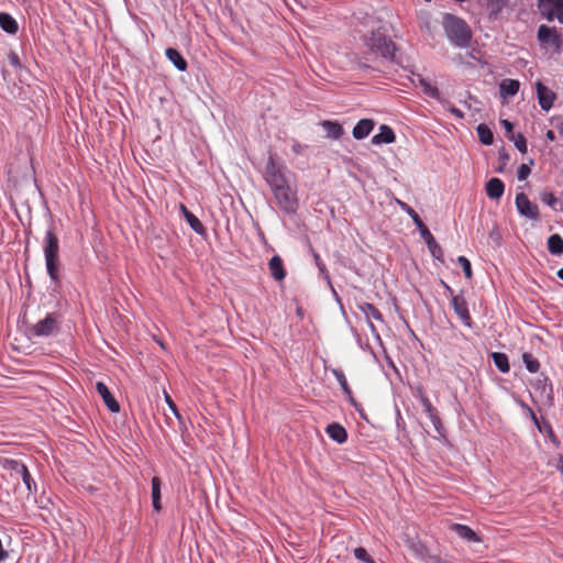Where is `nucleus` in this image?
Instances as JSON below:
<instances>
[{"label": "nucleus", "instance_id": "49", "mask_svg": "<svg viewBox=\"0 0 563 563\" xmlns=\"http://www.w3.org/2000/svg\"><path fill=\"white\" fill-rule=\"evenodd\" d=\"M165 400H166V404L168 406V408L170 409V411L175 415V417L177 419H180V415H179V411L177 409V406L176 404L173 401L172 397L168 395V394H165Z\"/></svg>", "mask_w": 563, "mask_h": 563}, {"label": "nucleus", "instance_id": "61", "mask_svg": "<svg viewBox=\"0 0 563 563\" xmlns=\"http://www.w3.org/2000/svg\"><path fill=\"white\" fill-rule=\"evenodd\" d=\"M556 276H558L561 280H563V267H562V268H560V269L556 272Z\"/></svg>", "mask_w": 563, "mask_h": 563}, {"label": "nucleus", "instance_id": "48", "mask_svg": "<svg viewBox=\"0 0 563 563\" xmlns=\"http://www.w3.org/2000/svg\"><path fill=\"white\" fill-rule=\"evenodd\" d=\"M445 110H448L450 113H452L455 118L457 119H464V112L462 110H460L459 108L454 107L453 104H451V102L449 101V104H445V107H443Z\"/></svg>", "mask_w": 563, "mask_h": 563}, {"label": "nucleus", "instance_id": "15", "mask_svg": "<svg viewBox=\"0 0 563 563\" xmlns=\"http://www.w3.org/2000/svg\"><path fill=\"white\" fill-rule=\"evenodd\" d=\"M419 86L426 96L437 100L439 103H441L442 107L449 104V100L443 98L438 87L432 85L427 78H420Z\"/></svg>", "mask_w": 563, "mask_h": 563}, {"label": "nucleus", "instance_id": "2", "mask_svg": "<svg viewBox=\"0 0 563 563\" xmlns=\"http://www.w3.org/2000/svg\"><path fill=\"white\" fill-rule=\"evenodd\" d=\"M443 27L450 43L460 48H466L472 41V31L467 23L453 14L446 13L443 19Z\"/></svg>", "mask_w": 563, "mask_h": 563}, {"label": "nucleus", "instance_id": "44", "mask_svg": "<svg viewBox=\"0 0 563 563\" xmlns=\"http://www.w3.org/2000/svg\"><path fill=\"white\" fill-rule=\"evenodd\" d=\"M543 431L547 432L548 434V438L549 440L556 446L559 448L560 446V441L558 439V437L555 435L554 431H553V428L551 427L550 423L548 422H544V427H543Z\"/></svg>", "mask_w": 563, "mask_h": 563}, {"label": "nucleus", "instance_id": "55", "mask_svg": "<svg viewBox=\"0 0 563 563\" xmlns=\"http://www.w3.org/2000/svg\"><path fill=\"white\" fill-rule=\"evenodd\" d=\"M441 285H442V287L444 288L445 292H446L451 298H453V296H456V295L454 294L453 288H452L449 284H446L444 280H441Z\"/></svg>", "mask_w": 563, "mask_h": 563}, {"label": "nucleus", "instance_id": "30", "mask_svg": "<svg viewBox=\"0 0 563 563\" xmlns=\"http://www.w3.org/2000/svg\"><path fill=\"white\" fill-rule=\"evenodd\" d=\"M332 374H333V375H334V377L336 378V380H338V383H339V385H340V387H341L342 391H343L346 396H349V398L351 399V402H352L354 406H356V402H355V400H354V398H353V396H352V390H351V388H350V386H349V383H347V379H346V377H345L344 373H343L341 369H339V368H333V369H332Z\"/></svg>", "mask_w": 563, "mask_h": 563}, {"label": "nucleus", "instance_id": "41", "mask_svg": "<svg viewBox=\"0 0 563 563\" xmlns=\"http://www.w3.org/2000/svg\"><path fill=\"white\" fill-rule=\"evenodd\" d=\"M354 558L364 563H375V561L368 555L367 551L363 547L355 548L353 551Z\"/></svg>", "mask_w": 563, "mask_h": 563}, {"label": "nucleus", "instance_id": "27", "mask_svg": "<svg viewBox=\"0 0 563 563\" xmlns=\"http://www.w3.org/2000/svg\"><path fill=\"white\" fill-rule=\"evenodd\" d=\"M321 126L325 131L327 137L331 140H339L344 133L342 125L336 121L324 120L321 122Z\"/></svg>", "mask_w": 563, "mask_h": 563}, {"label": "nucleus", "instance_id": "59", "mask_svg": "<svg viewBox=\"0 0 563 563\" xmlns=\"http://www.w3.org/2000/svg\"><path fill=\"white\" fill-rule=\"evenodd\" d=\"M430 561H431L430 563H442V561L439 556H431Z\"/></svg>", "mask_w": 563, "mask_h": 563}, {"label": "nucleus", "instance_id": "35", "mask_svg": "<svg viewBox=\"0 0 563 563\" xmlns=\"http://www.w3.org/2000/svg\"><path fill=\"white\" fill-rule=\"evenodd\" d=\"M311 253H312V256H313L314 264H316V266H317V268L319 271V274L322 276V278L324 279V282L327 284H330V278L331 277H330V274L328 272V268H327L325 264L321 260V256L312 247H311Z\"/></svg>", "mask_w": 563, "mask_h": 563}, {"label": "nucleus", "instance_id": "7", "mask_svg": "<svg viewBox=\"0 0 563 563\" xmlns=\"http://www.w3.org/2000/svg\"><path fill=\"white\" fill-rule=\"evenodd\" d=\"M59 323L53 313H47L44 319L38 320L29 329L33 338H47L58 333Z\"/></svg>", "mask_w": 563, "mask_h": 563}, {"label": "nucleus", "instance_id": "19", "mask_svg": "<svg viewBox=\"0 0 563 563\" xmlns=\"http://www.w3.org/2000/svg\"><path fill=\"white\" fill-rule=\"evenodd\" d=\"M486 195L489 199L498 200L505 192V185L500 178H490L485 186Z\"/></svg>", "mask_w": 563, "mask_h": 563}, {"label": "nucleus", "instance_id": "3", "mask_svg": "<svg viewBox=\"0 0 563 563\" xmlns=\"http://www.w3.org/2000/svg\"><path fill=\"white\" fill-rule=\"evenodd\" d=\"M264 179L273 194L294 184L291 173L285 165L278 163L273 155H269L266 162Z\"/></svg>", "mask_w": 563, "mask_h": 563}, {"label": "nucleus", "instance_id": "5", "mask_svg": "<svg viewBox=\"0 0 563 563\" xmlns=\"http://www.w3.org/2000/svg\"><path fill=\"white\" fill-rule=\"evenodd\" d=\"M537 40L543 49L554 53H559L563 45V40L558 29L547 24H541L538 27Z\"/></svg>", "mask_w": 563, "mask_h": 563}, {"label": "nucleus", "instance_id": "45", "mask_svg": "<svg viewBox=\"0 0 563 563\" xmlns=\"http://www.w3.org/2000/svg\"><path fill=\"white\" fill-rule=\"evenodd\" d=\"M531 174V168L527 164H521L517 170V178L518 180L522 181L526 180L529 175Z\"/></svg>", "mask_w": 563, "mask_h": 563}, {"label": "nucleus", "instance_id": "25", "mask_svg": "<svg viewBox=\"0 0 563 563\" xmlns=\"http://www.w3.org/2000/svg\"><path fill=\"white\" fill-rule=\"evenodd\" d=\"M151 485H152V492H151L152 506H153V509L156 512H159L162 510V503H161V499H162V493H161L162 481H161V478L157 477V476H154L152 478V481H151Z\"/></svg>", "mask_w": 563, "mask_h": 563}, {"label": "nucleus", "instance_id": "47", "mask_svg": "<svg viewBox=\"0 0 563 563\" xmlns=\"http://www.w3.org/2000/svg\"><path fill=\"white\" fill-rule=\"evenodd\" d=\"M8 59H9L10 65L13 68H15V69H21L22 68L21 60H20V58H19L16 53L10 52L9 55H8Z\"/></svg>", "mask_w": 563, "mask_h": 563}, {"label": "nucleus", "instance_id": "22", "mask_svg": "<svg viewBox=\"0 0 563 563\" xmlns=\"http://www.w3.org/2000/svg\"><path fill=\"white\" fill-rule=\"evenodd\" d=\"M395 140L396 135L394 130L390 126L383 124L379 126V132L373 136L372 143L375 145L391 144Z\"/></svg>", "mask_w": 563, "mask_h": 563}, {"label": "nucleus", "instance_id": "14", "mask_svg": "<svg viewBox=\"0 0 563 563\" xmlns=\"http://www.w3.org/2000/svg\"><path fill=\"white\" fill-rule=\"evenodd\" d=\"M397 203L398 206L400 207V209L406 212L412 220V224L416 225V228L418 229L421 238L422 236H427V234L430 232V230L428 229V227L423 223L422 219L420 218V216L406 202L404 201H400V200H397Z\"/></svg>", "mask_w": 563, "mask_h": 563}, {"label": "nucleus", "instance_id": "1", "mask_svg": "<svg viewBox=\"0 0 563 563\" xmlns=\"http://www.w3.org/2000/svg\"><path fill=\"white\" fill-rule=\"evenodd\" d=\"M366 23L371 27V34L364 35L363 42L368 52L385 60H393L395 57L396 45L388 37L387 30L382 24V21L374 16H368Z\"/></svg>", "mask_w": 563, "mask_h": 563}, {"label": "nucleus", "instance_id": "4", "mask_svg": "<svg viewBox=\"0 0 563 563\" xmlns=\"http://www.w3.org/2000/svg\"><path fill=\"white\" fill-rule=\"evenodd\" d=\"M43 253L47 275L53 284L60 283L59 276V241L52 229H48L44 238Z\"/></svg>", "mask_w": 563, "mask_h": 563}, {"label": "nucleus", "instance_id": "17", "mask_svg": "<svg viewBox=\"0 0 563 563\" xmlns=\"http://www.w3.org/2000/svg\"><path fill=\"white\" fill-rule=\"evenodd\" d=\"M375 122L372 119H361L353 128L352 135L360 141L367 137L374 130Z\"/></svg>", "mask_w": 563, "mask_h": 563}, {"label": "nucleus", "instance_id": "21", "mask_svg": "<svg viewBox=\"0 0 563 563\" xmlns=\"http://www.w3.org/2000/svg\"><path fill=\"white\" fill-rule=\"evenodd\" d=\"M453 530L461 539L468 542H482V538L468 526L461 523H453L451 526Z\"/></svg>", "mask_w": 563, "mask_h": 563}, {"label": "nucleus", "instance_id": "20", "mask_svg": "<svg viewBox=\"0 0 563 563\" xmlns=\"http://www.w3.org/2000/svg\"><path fill=\"white\" fill-rule=\"evenodd\" d=\"M520 88V82L517 79L506 78L499 84V95L503 99L512 98L517 95Z\"/></svg>", "mask_w": 563, "mask_h": 563}, {"label": "nucleus", "instance_id": "10", "mask_svg": "<svg viewBox=\"0 0 563 563\" xmlns=\"http://www.w3.org/2000/svg\"><path fill=\"white\" fill-rule=\"evenodd\" d=\"M8 464L10 470L15 472L21 477L27 490V496L35 495L37 493V485L26 465L23 462L16 460H10L8 461Z\"/></svg>", "mask_w": 563, "mask_h": 563}, {"label": "nucleus", "instance_id": "42", "mask_svg": "<svg viewBox=\"0 0 563 563\" xmlns=\"http://www.w3.org/2000/svg\"><path fill=\"white\" fill-rule=\"evenodd\" d=\"M457 263L461 265L463 273L467 279L472 278V265L468 258L461 255L457 257Z\"/></svg>", "mask_w": 563, "mask_h": 563}, {"label": "nucleus", "instance_id": "60", "mask_svg": "<svg viewBox=\"0 0 563 563\" xmlns=\"http://www.w3.org/2000/svg\"><path fill=\"white\" fill-rule=\"evenodd\" d=\"M558 132L560 136L563 139V122L558 125Z\"/></svg>", "mask_w": 563, "mask_h": 563}, {"label": "nucleus", "instance_id": "52", "mask_svg": "<svg viewBox=\"0 0 563 563\" xmlns=\"http://www.w3.org/2000/svg\"><path fill=\"white\" fill-rule=\"evenodd\" d=\"M328 287L330 288L331 292H332V296H333V299L339 303V306L341 308H343V303H342V300L338 294V291L335 290L333 284H332V280L330 279V284H327Z\"/></svg>", "mask_w": 563, "mask_h": 563}, {"label": "nucleus", "instance_id": "29", "mask_svg": "<svg viewBox=\"0 0 563 563\" xmlns=\"http://www.w3.org/2000/svg\"><path fill=\"white\" fill-rule=\"evenodd\" d=\"M548 251L550 254L559 256L563 254V238L554 233L548 238L547 241Z\"/></svg>", "mask_w": 563, "mask_h": 563}, {"label": "nucleus", "instance_id": "34", "mask_svg": "<svg viewBox=\"0 0 563 563\" xmlns=\"http://www.w3.org/2000/svg\"><path fill=\"white\" fill-rule=\"evenodd\" d=\"M507 4V0H487L486 9L488 14L493 19H497V16L503 12Z\"/></svg>", "mask_w": 563, "mask_h": 563}, {"label": "nucleus", "instance_id": "23", "mask_svg": "<svg viewBox=\"0 0 563 563\" xmlns=\"http://www.w3.org/2000/svg\"><path fill=\"white\" fill-rule=\"evenodd\" d=\"M268 268L275 280L282 282L286 277L283 260L279 255H274L268 262Z\"/></svg>", "mask_w": 563, "mask_h": 563}, {"label": "nucleus", "instance_id": "36", "mask_svg": "<svg viewBox=\"0 0 563 563\" xmlns=\"http://www.w3.org/2000/svg\"><path fill=\"white\" fill-rule=\"evenodd\" d=\"M522 362L529 373H537L540 369V362L529 352L522 354Z\"/></svg>", "mask_w": 563, "mask_h": 563}, {"label": "nucleus", "instance_id": "38", "mask_svg": "<svg viewBox=\"0 0 563 563\" xmlns=\"http://www.w3.org/2000/svg\"><path fill=\"white\" fill-rule=\"evenodd\" d=\"M539 196H540V200L544 205L549 206L554 211L558 210L560 200L555 197V195L552 191L544 190V191H541Z\"/></svg>", "mask_w": 563, "mask_h": 563}, {"label": "nucleus", "instance_id": "43", "mask_svg": "<svg viewBox=\"0 0 563 563\" xmlns=\"http://www.w3.org/2000/svg\"><path fill=\"white\" fill-rule=\"evenodd\" d=\"M520 406L526 409L529 413V417L530 419L533 421L536 428L540 431V432H543V427L544 424L542 426L541 422L539 421V418L537 417V415L534 413V411L528 406L526 405L525 402H521Z\"/></svg>", "mask_w": 563, "mask_h": 563}, {"label": "nucleus", "instance_id": "32", "mask_svg": "<svg viewBox=\"0 0 563 563\" xmlns=\"http://www.w3.org/2000/svg\"><path fill=\"white\" fill-rule=\"evenodd\" d=\"M490 356L494 362V365L497 367L499 372L506 374L510 371L509 360L505 353L493 352Z\"/></svg>", "mask_w": 563, "mask_h": 563}, {"label": "nucleus", "instance_id": "39", "mask_svg": "<svg viewBox=\"0 0 563 563\" xmlns=\"http://www.w3.org/2000/svg\"><path fill=\"white\" fill-rule=\"evenodd\" d=\"M508 139L511 142H514L515 147L520 153H522V154L527 153V151H528L527 141H526V137L521 133H518L517 135H515V134L508 135Z\"/></svg>", "mask_w": 563, "mask_h": 563}, {"label": "nucleus", "instance_id": "16", "mask_svg": "<svg viewBox=\"0 0 563 563\" xmlns=\"http://www.w3.org/2000/svg\"><path fill=\"white\" fill-rule=\"evenodd\" d=\"M537 393L545 397L549 401L553 400V386L545 375H540L532 384Z\"/></svg>", "mask_w": 563, "mask_h": 563}, {"label": "nucleus", "instance_id": "62", "mask_svg": "<svg viewBox=\"0 0 563 563\" xmlns=\"http://www.w3.org/2000/svg\"><path fill=\"white\" fill-rule=\"evenodd\" d=\"M397 416H398V418H399V419H401V416H400V411H399V410H397Z\"/></svg>", "mask_w": 563, "mask_h": 563}, {"label": "nucleus", "instance_id": "26", "mask_svg": "<svg viewBox=\"0 0 563 563\" xmlns=\"http://www.w3.org/2000/svg\"><path fill=\"white\" fill-rule=\"evenodd\" d=\"M0 27L2 31L10 35H14L19 31V24L16 20L7 12H0Z\"/></svg>", "mask_w": 563, "mask_h": 563}, {"label": "nucleus", "instance_id": "9", "mask_svg": "<svg viewBox=\"0 0 563 563\" xmlns=\"http://www.w3.org/2000/svg\"><path fill=\"white\" fill-rule=\"evenodd\" d=\"M516 208L518 213L531 221L540 220L539 208L536 203H532L525 192H518L515 199Z\"/></svg>", "mask_w": 563, "mask_h": 563}, {"label": "nucleus", "instance_id": "11", "mask_svg": "<svg viewBox=\"0 0 563 563\" xmlns=\"http://www.w3.org/2000/svg\"><path fill=\"white\" fill-rule=\"evenodd\" d=\"M537 97L539 104L543 111H549L553 107L555 93L544 86L541 81L536 84Z\"/></svg>", "mask_w": 563, "mask_h": 563}, {"label": "nucleus", "instance_id": "46", "mask_svg": "<svg viewBox=\"0 0 563 563\" xmlns=\"http://www.w3.org/2000/svg\"><path fill=\"white\" fill-rule=\"evenodd\" d=\"M421 406L423 408V411L426 412V415L428 417H430L431 415H433L434 412H437V409L432 406L429 397H423V399L421 400Z\"/></svg>", "mask_w": 563, "mask_h": 563}, {"label": "nucleus", "instance_id": "8", "mask_svg": "<svg viewBox=\"0 0 563 563\" xmlns=\"http://www.w3.org/2000/svg\"><path fill=\"white\" fill-rule=\"evenodd\" d=\"M537 8L547 21L563 24V0H538Z\"/></svg>", "mask_w": 563, "mask_h": 563}, {"label": "nucleus", "instance_id": "40", "mask_svg": "<svg viewBox=\"0 0 563 563\" xmlns=\"http://www.w3.org/2000/svg\"><path fill=\"white\" fill-rule=\"evenodd\" d=\"M430 419V421L432 422L433 427H434V430L437 431V433L439 434V437L441 438H444L445 437V428L441 421V418L437 412H434L433 415H431L430 417H428Z\"/></svg>", "mask_w": 563, "mask_h": 563}, {"label": "nucleus", "instance_id": "13", "mask_svg": "<svg viewBox=\"0 0 563 563\" xmlns=\"http://www.w3.org/2000/svg\"><path fill=\"white\" fill-rule=\"evenodd\" d=\"M96 389L110 412L117 413L120 411L119 402L112 396L108 386L103 382H97Z\"/></svg>", "mask_w": 563, "mask_h": 563}, {"label": "nucleus", "instance_id": "58", "mask_svg": "<svg viewBox=\"0 0 563 563\" xmlns=\"http://www.w3.org/2000/svg\"><path fill=\"white\" fill-rule=\"evenodd\" d=\"M545 136H547V139H548L549 141H551V142H553V141L555 140V133H554V131H552V130H549V131L547 132Z\"/></svg>", "mask_w": 563, "mask_h": 563}, {"label": "nucleus", "instance_id": "31", "mask_svg": "<svg viewBox=\"0 0 563 563\" xmlns=\"http://www.w3.org/2000/svg\"><path fill=\"white\" fill-rule=\"evenodd\" d=\"M422 240L426 242L432 257L435 260H442V257H443L442 247L437 243L432 233L429 232L427 234V236H422Z\"/></svg>", "mask_w": 563, "mask_h": 563}, {"label": "nucleus", "instance_id": "6", "mask_svg": "<svg viewBox=\"0 0 563 563\" xmlns=\"http://www.w3.org/2000/svg\"><path fill=\"white\" fill-rule=\"evenodd\" d=\"M274 198L279 209L286 214H295L299 208V201L297 198V189L295 184L274 192Z\"/></svg>", "mask_w": 563, "mask_h": 563}, {"label": "nucleus", "instance_id": "53", "mask_svg": "<svg viewBox=\"0 0 563 563\" xmlns=\"http://www.w3.org/2000/svg\"><path fill=\"white\" fill-rule=\"evenodd\" d=\"M413 396L421 402L423 397H428L424 389L421 386H417L413 389Z\"/></svg>", "mask_w": 563, "mask_h": 563}, {"label": "nucleus", "instance_id": "56", "mask_svg": "<svg viewBox=\"0 0 563 563\" xmlns=\"http://www.w3.org/2000/svg\"><path fill=\"white\" fill-rule=\"evenodd\" d=\"M420 78H424L421 74L419 73H412V76L410 78L411 82L415 85V86H419V79Z\"/></svg>", "mask_w": 563, "mask_h": 563}, {"label": "nucleus", "instance_id": "37", "mask_svg": "<svg viewBox=\"0 0 563 563\" xmlns=\"http://www.w3.org/2000/svg\"><path fill=\"white\" fill-rule=\"evenodd\" d=\"M451 305L457 316L468 310V303L463 295L453 296Z\"/></svg>", "mask_w": 563, "mask_h": 563}, {"label": "nucleus", "instance_id": "33", "mask_svg": "<svg viewBox=\"0 0 563 563\" xmlns=\"http://www.w3.org/2000/svg\"><path fill=\"white\" fill-rule=\"evenodd\" d=\"M478 139L482 144L490 145L494 142V134L490 128L484 123H481L476 128Z\"/></svg>", "mask_w": 563, "mask_h": 563}, {"label": "nucleus", "instance_id": "50", "mask_svg": "<svg viewBox=\"0 0 563 563\" xmlns=\"http://www.w3.org/2000/svg\"><path fill=\"white\" fill-rule=\"evenodd\" d=\"M457 317L461 319L462 323L465 327H467V328H472L473 327V320H472V317L470 314V310L464 311L463 313H460Z\"/></svg>", "mask_w": 563, "mask_h": 563}, {"label": "nucleus", "instance_id": "18", "mask_svg": "<svg viewBox=\"0 0 563 563\" xmlns=\"http://www.w3.org/2000/svg\"><path fill=\"white\" fill-rule=\"evenodd\" d=\"M179 209L186 219L187 223L191 228V230L197 233L198 235H205L206 234V228L201 223V221L191 212L188 210V208L184 205H179Z\"/></svg>", "mask_w": 563, "mask_h": 563}, {"label": "nucleus", "instance_id": "63", "mask_svg": "<svg viewBox=\"0 0 563 563\" xmlns=\"http://www.w3.org/2000/svg\"><path fill=\"white\" fill-rule=\"evenodd\" d=\"M400 420H401V419H399V418H398V420H397V424H398V426H399V424H401V421H400Z\"/></svg>", "mask_w": 563, "mask_h": 563}, {"label": "nucleus", "instance_id": "54", "mask_svg": "<svg viewBox=\"0 0 563 563\" xmlns=\"http://www.w3.org/2000/svg\"><path fill=\"white\" fill-rule=\"evenodd\" d=\"M500 124L503 125V128L505 129V131L508 133V134H512V130H514V124L508 121V120H501L500 121Z\"/></svg>", "mask_w": 563, "mask_h": 563}, {"label": "nucleus", "instance_id": "12", "mask_svg": "<svg viewBox=\"0 0 563 563\" xmlns=\"http://www.w3.org/2000/svg\"><path fill=\"white\" fill-rule=\"evenodd\" d=\"M358 308L364 313L371 332L378 338V333L375 325L371 321V318L375 319L376 321H384L383 314L374 305L369 302H363L358 305Z\"/></svg>", "mask_w": 563, "mask_h": 563}, {"label": "nucleus", "instance_id": "57", "mask_svg": "<svg viewBox=\"0 0 563 563\" xmlns=\"http://www.w3.org/2000/svg\"><path fill=\"white\" fill-rule=\"evenodd\" d=\"M291 148H292L294 153H296V154L302 153V144H300L299 142H294Z\"/></svg>", "mask_w": 563, "mask_h": 563}, {"label": "nucleus", "instance_id": "51", "mask_svg": "<svg viewBox=\"0 0 563 563\" xmlns=\"http://www.w3.org/2000/svg\"><path fill=\"white\" fill-rule=\"evenodd\" d=\"M355 62H356V65H357L360 68L376 70V68H375V67H373V66H371L369 64H367V62H366V58H365V57H357Z\"/></svg>", "mask_w": 563, "mask_h": 563}, {"label": "nucleus", "instance_id": "28", "mask_svg": "<svg viewBox=\"0 0 563 563\" xmlns=\"http://www.w3.org/2000/svg\"><path fill=\"white\" fill-rule=\"evenodd\" d=\"M165 54L169 62L176 67V69L179 71L187 70L188 64L176 48L169 47L166 49Z\"/></svg>", "mask_w": 563, "mask_h": 563}, {"label": "nucleus", "instance_id": "24", "mask_svg": "<svg viewBox=\"0 0 563 563\" xmlns=\"http://www.w3.org/2000/svg\"><path fill=\"white\" fill-rule=\"evenodd\" d=\"M325 431L329 438L339 444H342L347 440L346 430L338 422L330 423Z\"/></svg>", "mask_w": 563, "mask_h": 563}]
</instances>
